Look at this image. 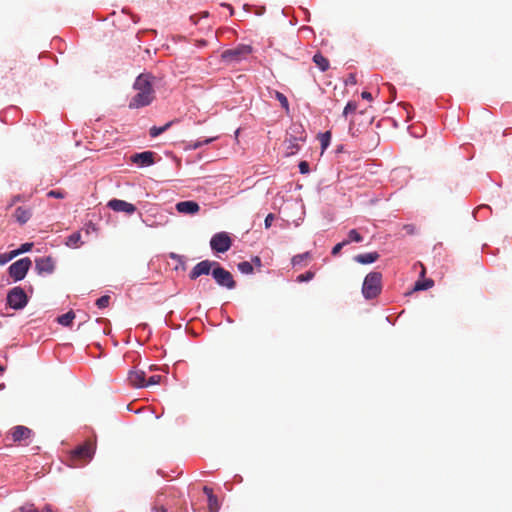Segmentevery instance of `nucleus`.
Masks as SVG:
<instances>
[{"label": "nucleus", "mask_w": 512, "mask_h": 512, "mask_svg": "<svg viewBox=\"0 0 512 512\" xmlns=\"http://www.w3.org/2000/svg\"><path fill=\"white\" fill-rule=\"evenodd\" d=\"M275 97L280 102L281 106L286 111H288L289 110V102H288L287 97L283 93H281L279 91H275Z\"/></svg>", "instance_id": "c85d7f7f"}, {"label": "nucleus", "mask_w": 512, "mask_h": 512, "mask_svg": "<svg viewBox=\"0 0 512 512\" xmlns=\"http://www.w3.org/2000/svg\"><path fill=\"white\" fill-rule=\"evenodd\" d=\"M83 244L80 232H74L66 238L65 245L69 248H78Z\"/></svg>", "instance_id": "6ab92c4d"}, {"label": "nucleus", "mask_w": 512, "mask_h": 512, "mask_svg": "<svg viewBox=\"0 0 512 512\" xmlns=\"http://www.w3.org/2000/svg\"><path fill=\"white\" fill-rule=\"evenodd\" d=\"M33 243H24L18 249L14 250L16 256L28 252L32 249Z\"/></svg>", "instance_id": "f704fd0d"}, {"label": "nucleus", "mask_w": 512, "mask_h": 512, "mask_svg": "<svg viewBox=\"0 0 512 512\" xmlns=\"http://www.w3.org/2000/svg\"><path fill=\"white\" fill-rule=\"evenodd\" d=\"M10 434H11L12 440L14 442H19V441L28 439L32 434V430L26 426L19 425V426L13 427L10 430Z\"/></svg>", "instance_id": "4468645a"}, {"label": "nucleus", "mask_w": 512, "mask_h": 512, "mask_svg": "<svg viewBox=\"0 0 512 512\" xmlns=\"http://www.w3.org/2000/svg\"><path fill=\"white\" fill-rule=\"evenodd\" d=\"M75 318V313L73 311H68L67 313L59 316L57 321L59 324L63 326H70Z\"/></svg>", "instance_id": "412c9836"}, {"label": "nucleus", "mask_w": 512, "mask_h": 512, "mask_svg": "<svg viewBox=\"0 0 512 512\" xmlns=\"http://www.w3.org/2000/svg\"><path fill=\"white\" fill-rule=\"evenodd\" d=\"M214 139H215L214 137H211V138H206L204 140H197L191 144V147L194 149L200 148L203 145L211 143Z\"/></svg>", "instance_id": "c9c22d12"}, {"label": "nucleus", "mask_w": 512, "mask_h": 512, "mask_svg": "<svg viewBox=\"0 0 512 512\" xmlns=\"http://www.w3.org/2000/svg\"><path fill=\"white\" fill-rule=\"evenodd\" d=\"M92 229V230H95V226L90 222L87 229H86V233L88 234L89 233V229Z\"/></svg>", "instance_id": "de8ad7c7"}, {"label": "nucleus", "mask_w": 512, "mask_h": 512, "mask_svg": "<svg viewBox=\"0 0 512 512\" xmlns=\"http://www.w3.org/2000/svg\"><path fill=\"white\" fill-rule=\"evenodd\" d=\"M211 249L217 253H225L232 246V239L227 232H218L210 240Z\"/></svg>", "instance_id": "0eeeda50"}, {"label": "nucleus", "mask_w": 512, "mask_h": 512, "mask_svg": "<svg viewBox=\"0 0 512 512\" xmlns=\"http://www.w3.org/2000/svg\"><path fill=\"white\" fill-rule=\"evenodd\" d=\"M237 267L244 274H250L253 271V265L248 261L240 262Z\"/></svg>", "instance_id": "cd10ccee"}, {"label": "nucleus", "mask_w": 512, "mask_h": 512, "mask_svg": "<svg viewBox=\"0 0 512 512\" xmlns=\"http://www.w3.org/2000/svg\"><path fill=\"white\" fill-rule=\"evenodd\" d=\"M252 263L255 264L256 267L260 268L262 266L261 259L258 256H255L252 259Z\"/></svg>", "instance_id": "c03bdc74"}, {"label": "nucleus", "mask_w": 512, "mask_h": 512, "mask_svg": "<svg viewBox=\"0 0 512 512\" xmlns=\"http://www.w3.org/2000/svg\"><path fill=\"white\" fill-rule=\"evenodd\" d=\"M361 97H362L363 99H366V100H369V101H370V100H372V95H371V93H370V92H368V91H363V92L361 93Z\"/></svg>", "instance_id": "a18cd8bd"}, {"label": "nucleus", "mask_w": 512, "mask_h": 512, "mask_svg": "<svg viewBox=\"0 0 512 512\" xmlns=\"http://www.w3.org/2000/svg\"><path fill=\"white\" fill-rule=\"evenodd\" d=\"M380 255L378 252H370L364 254H358L354 257V260L360 264H371L379 259Z\"/></svg>", "instance_id": "a211bd4d"}, {"label": "nucleus", "mask_w": 512, "mask_h": 512, "mask_svg": "<svg viewBox=\"0 0 512 512\" xmlns=\"http://www.w3.org/2000/svg\"><path fill=\"white\" fill-rule=\"evenodd\" d=\"M313 62L317 65V67L321 70V71H326L328 70L330 64H329V60L324 57L321 53H316L314 56H313Z\"/></svg>", "instance_id": "aec40b11"}, {"label": "nucleus", "mask_w": 512, "mask_h": 512, "mask_svg": "<svg viewBox=\"0 0 512 512\" xmlns=\"http://www.w3.org/2000/svg\"><path fill=\"white\" fill-rule=\"evenodd\" d=\"M129 383L136 388L147 387L146 373L142 370L134 369L128 373Z\"/></svg>", "instance_id": "f8f14e48"}, {"label": "nucleus", "mask_w": 512, "mask_h": 512, "mask_svg": "<svg viewBox=\"0 0 512 512\" xmlns=\"http://www.w3.org/2000/svg\"><path fill=\"white\" fill-rule=\"evenodd\" d=\"M163 495H158L157 498H156V501H155V507H154V510L156 512H168L167 508L164 506V500H163Z\"/></svg>", "instance_id": "7c9ffc66"}, {"label": "nucleus", "mask_w": 512, "mask_h": 512, "mask_svg": "<svg viewBox=\"0 0 512 512\" xmlns=\"http://www.w3.org/2000/svg\"><path fill=\"white\" fill-rule=\"evenodd\" d=\"M315 276V273L312 272V271H307L303 274H300L297 276V282H307V281H310L314 278Z\"/></svg>", "instance_id": "473e14b6"}, {"label": "nucleus", "mask_w": 512, "mask_h": 512, "mask_svg": "<svg viewBox=\"0 0 512 512\" xmlns=\"http://www.w3.org/2000/svg\"><path fill=\"white\" fill-rule=\"evenodd\" d=\"M252 53L250 45H238L235 48L225 50L221 57L228 63H238L246 59Z\"/></svg>", "instance_id": "7ed1b4c3"}, {"label": "nucleus", "mask_w": 512, "mask_h": 512, "mask_svg": "<svg viewBox=\"0 0 512 512\" xmlns=\"http://www.w3.org/2000/svg\"><path fill=\"white\" fill-rule=\"evenodd\" d=\"M363 240V237L360 235V233L356 229H352L348 233V239L345 241L350 242H361Z\"/></svg>", "instance_id": "bb28decb"}, {"label": "nucleus", "mask_w": 512, "mask_h": 512, "mask_svg": "<svg viewBox=\"0 0 512 512\" xmlns=\"http://www.w3.org/2000/svg\"><path fill=\"white\" fill-rule=\"evenodd\" d=\"M7 305L15 310L23 309L28 303V296L23 288L17 286L7 293Z\"/></svg>", "instance_id": "20e7f679"}, {"label": "nucleus", "mask_w": 512, "mask_h": 512, "mask_svg": "<svg viewBox=\"0 0 512 512\" xmlns=\"http://www.w3.org/2000/svg\"><path fill=\"white\" fill-rule=\"evenodd\" d=\"M48 196L54 198H63L64 194L58 190H51L50 192H48Z\"/></svg>", "instance_id": "a19ab883"}, {"label": "nucleus", "mask_w": 512, "mask_h": 512, "mask_svg": "<svg viewBox=\"0 0 512 512\" xmlns=\"http://www.w3.org/2000/svg\"><path fill=\"white\" fill-rule=\"evenodd\" d=\"M3 371H4V369H3V367L0 365V373H1V372H3Z\"/></svg>", "instance_id": "3c124183"}, {"label": "nucleus", "mask_w": 512, "mask_h": 512, "mask_svg": "<svg viewBox=\"0 0 512 512\" xmlns=\"http://www.w3.org/2000/svg\"><path fill=\"white\" fill-rule=\"evenodd\" d=\"M305 137L303 136H300L299 138H295V137H287L284 141V145H285V155L286 156H291V155H294L296 154L299 149H300V146L298 144V140L300 141H304Z\"/></svg>", "instance_id": "2eb2a0df"}, {"label": "nucleus", "mask_w": 512, "mask_h": 512, "mask_svg": "<svg viewBox=\"0 0 512 512\" xmlns=\"http://www.w3.org/2000/svg\"><path fill=\"white\" fill-rule=\"evenodd\" d=\"M31 216V209L23 206L16 208L14 212V217L20 224H25L31 218Z\"/></svg>", "instance_id": "f3484780"}, {"label": "nucleus", "mask_w": 512, "mask_h": 512, "mask_svg": "<svg viewBox=\"0 0 512 512\" xmlns=\"http://www.w3.org/2000/svg\"><path fill=\"white\" fill-rule=\"evenodd\" d=\"M171 125H172V122H168L164 126H161V127L153 126L152 128H150V136L151 137L159 136L160 134L165 132L168 128H170Z\"/></svg>", "instance_id": "b1692460"}, {"label": "nucleus", "mask_w": 512, "mask_h": 512, "mask_svg": "<svg viewBox=\"0 0 512 512\" xmlns=\"http://www.w3.org/2000/svg\"><path fill=\"white\" fill-rule=\"evenodd\" d=\"M319 140H320L322 149L325 150L330 144L331 132L326 131L324 133L319 134Z\"/></svg>", "instance_id": "a878e982"}, {"label": "nucleus", "mask_w": 512, "mask_h": 512, "mask_svg": "<svg viewBox=\"0 0 512 512\" xmlns=\"http://www.w3.org/2000/svg\"><path fill=\"white\" fill-rule=\"evenodd\" d=\"M312 259V255L310 252H305L302 254H298L293 256L291 262L293 266L301 265L303 261H309Z\"/></svg>", "instance_id": "4be33fe9"}, {"label": "nucleus", "mask_w": 512, "mask_h": 512, "mask_svg": "<svg viewBox=\"0 0 512 512\" xmlns=\"http://www.w3.org/2000/svg\"><path fill=\"white\" fill-rule=\"evenodd\" d=\"M421 267H422V270H421L420 275L423 277L425 275L426 270H425V267L423 265H421Z\"/></svg>", "instance_id": "09e8293b"}, {"label": "nucleus", "mask_w": 512, "mask_h": 512, "mask_svg": "<svg viewBox=\"0 0 512 512\" xmlns=\"http://www.w3.org/2000/svg\"><path fill=\"white\" fill-rule=\"evenodd\" d=\"M109 303H110V297L108 295L101 296L96 301V305L100 309L108 307Z\"/></svg>", "instance_id": "2f4dec72"}, {"label": "nucleus", "mask_w": 512, "mask_h": 512, "mask_svg": "<svg viewBox=\"0 0 512 512\" xmlns=\"http://www.w3.org/2000/svg\"><path fill=\"white\" fill-rule=\"evenodd\" d=\"M212 276L218 285L227 289H233L236 286V282L234 281L232 274L221 267L219 263H217L215 268H213Z\"/></svg>", "instance_id": "6e6552de"}, {"label": "nucleus", "mask_w": 512, "mask_h": 512, "mask_svg": "<svg viewBox=\"0 0 512 512\" xmlns=\"http://www.w3.org/2000/svg\"><path fill=\"white\" fill-rule=\"evenodd\" d=\"M162 377L160 375H153L146 379L147 387L154 386L160 383Z\"/></svg>", "instance_id": "e433bc0d"}, {"label": "nucleus", "mask_w": 512, "mask_h": 512, "mask_svg": "<svg viewBox=\"0 0 512 512\" xmlns=\"http://www.w3.org/2000/svg\"><path fill=\"white\" fill-rule=\"evenodd\" d=\"M203 492L207 496V498H209L210 496H214L212 488H210L208 486L203 487Z\"/></svg>", "instance_id": "37998d69"}, {"label": "nucleus", "mask_w": 512, "mask_h": 512, "mask_svg": "<svg viewBox=\"0 0 512 512\" xmlns=\"http://www.w3.org/2000/svg\"><path fill=\"white\" fill-rule=\"evenodd\" d=\"M44 512H52V510L47 507Z\"/></svg>", "instance_id": "8fccbe9b"}, {"label": "nucleus", "mask_w": 512, "mask_h": 512, "mask_svg": "<svg viewBox=\"0 0 512 512\" xmlns=\"http://www.w3.org/2000/svg\"><path fill=\"white\" fill-rule=\"evenodd\" d=\"M155 77L149 73L140 74L135 82L134 89L136 95L130 100L129 108L135 109L149 105L155 98L153 90V81Z\"/></svg>", "instance_id": "f257e3e1"}, {"label": "nucleus", "mask_w": 512, "mask_h": 512, "mask_svg": "<svg viewBox=\"0 0 512 512\" xmlns=\"http://www.w3.org/2000/svg\"><path fill=\"white\" fill-rule=\"evenodd\" d=\"M107 207L115 212H123L127 215H132L136 211V206L134 204L120 199H111L107 203Z\"/></svg>", "instance_id": "9d476101"}, {"label": "nucleus", "mask_w": 512, "mask_h": 512, "mask_svg": "<svg viewBox=\"0 0 512 512\" xmlns=\"http://www.w3.org/2000/svg\"><path fill=\"white\" fill-rule=\"evenodd\" d=\"M32 265V261L29 257H24L12 263L9 268V276L15 281H20L25 278L27 272Z\"/></svg>", "instance_id": "423d86ee"}, {"label": "nucleus", "mask_w": 512, "mask_h": 512, "mask_svg": "<svg viewBox=\"0 0 512 512\" xmlns=\"http://www.w3.org/2000/svg\"><path fill=\"white\" fill-rule=\"evenodd\" d=\"M382 274L380 272H370L366 275L363 286L362 293L366 299H373L377 297L382 288Z\"/></svg>", "instance_id": "f03ea898"}, {"label": "nucleus", "mask_w": 512, "mask_h": 512, "mask_svg": "<svg viewBox=\"0 0 512 512\" xmlns=\"http://www.w3.org/2000/svg\"><path fill=\"white\" fill-rule=\"evenodd\" d=\"M155 153L152 151H145L131 156V161L140 167L150 166L154 163Z\"/></svg>", "instance_id": "ddd939ff"}, {"label": "nucleus", "mask_w": 512, "mask_h": 512, "mask_svg": "<svg viewBox=\"0 0 512 512\" xmlns=\"http://www.w3.org/2000/svg\"><path fill=\"white\" fill-rule=\"evenodd\" d=\"M217 265V262L210 260H203L197 263L189 273V277L192 280L197 279L201 275H208L211 269Z\"/></svg>", "instance_id": "1a4fd4ad"}, {"label": "nucleus", "mask_w": 512, "mask_h": 512, "mask_svg": "<svg viewBox=\"0 0 512 512\" xmlns=\"http://www.w3.org/2000/svg\"><path fill=\"white\" fill-rule=\"evenodd\" d=\"M16 257V253L13 251L0 254V265L3 266Z\"/></svg>", "instance_id": "c756f323"}, {"label": "nucleus", "mask_w": 512, "mask_h": 512, "mask_svg": "<svg viewBox=\"0 0 512 512\" xmlns=\"http://www.w3.org/2000/svg\"><path fill=\"white\" fill-rule=\"evenodd\" d=\"M357 109V103L356 102H348L343 110V116L347 117L349 113L355 112Z\"/></svg>", "instance_id": "72a5a7b5"}, {"label": "nucleus", "mask_w": 512, "mask_h": 512, "mask_svg": "<svg viewBox=\"0 0 512 512\" xmlns=\"http://www.w3.org/2000/svg\"><path fill=\"white\" fill-rule=\"evenodd\" d=\"M95 452V446L92 442L86 441L71 451V461L73 466H77V461L87 462L92 459Z\"/></svg>", "instance_id": "39448f33"}, {"label": "nucleus", "mask_w": 512, "mask_h": 512, "mask_svg": "<svg viewBox=\"0 0 512 512\" xmlns=\"http://www.w3.org/2000/svg\"><path fill=\"white\" fill-rule=\"evenodd\" d=\"M434 281L432 279H424V280H418L415 283L414 290L420 291V290H427L431 287H433Z\"/></svg>", "instance_id": "5701e85b"}, {"label": "nucleus", "mask_w": 512, "mask_h": 512, "mask_svg": "<svg viewBox=\"0 0 512 512\" xmlns=\"http://www.w3.org/2000/svg\"><path fill=\"white\" fill-rule=\"evenodd\" d=\"M403 230L406 232V234L408 235H414L416 234L417 232V228L414 224H405L403 226Z\"/></svg>", "instance_id": "58836bf2"}, {"label": "nucleus", "mask_w": 512, "mask_h": 512, "mask_svg": "<svg viewBox=\"0 0 512 512\" xmlns=\"http://www.w3.org/2000/svg\"><path fill=\"white\" fill-rule=\"evenodd\" d=\"M176 209L179 213L195 214L199 211L200 207L194 201H182L176 204Z\"/></svg>", "instance_id": "dca6fc26"}, {"label": "nucleus", "mask_w": 512, "mask_h": 512, "mask_svg": "<svg viewBox=\"0 0 512 512\" xmlns=\"http://www.w3.org/2000/svg\"><path fill=\"white\" fill-rule=\"evenodd\" d=\"M274 220V215L272 213L268 214L265 218V227L269 228L272 224V221Z\"/></svg>", "instance_id": "79ce46f5"}, {"label": "nucleus", "mask_w": 512, "mask_h": 512, "mask_svg": "<svg viewBox=\"0 0 512 512\" xmlns=\"http://www.w3.org/2000/svg\"><path fill=\"white\" fill-rule=\"evenodd\" d=\"M348 244H349V241H342V242H340V243L336 244V245L333 247V249H332V252H331V253H332V255H334V256L338 255V254L340 253L341 249H342L344 246L348 245Z\"/></svg>", "instance_id": "4c0bfd02"}, {"label": "nucleus", "mask_w": 512, "mask_h": 512, "mask_svg": "<svg viewBox=\"0 0 512 512\" xmlns=\"http://www.w3.org/2000/svg\"><path fill=\"white\" fill-rule=\"evenodd\" d=\"M35 268L39 274H51L55 269V262L50 256L41 257L35 260Z\"/></svg>", "instance_id": "9b49d317"}, {"label": "nucleus", "mask_w": 512, "mask_h": 512, "mask_svg": "<svg viewBox=\"0 0 512 512\" xmlns=\"http://www.w3.org/2000/svg\"><path fill=\"white\" fill-rule=\"evenodd\" d=\"M299 170H300V173H302V174L308 173L309 172V164L306 161H301L299 163Z\"/></svg>", "instance_id": "ea45409f"}, {"label": "nucleus", "mask_w": 512, "mask_h": 512, "mask_svg": "<svg viewBox=\"0 0 512 512\" xmlns=\"http://www.w3.org/2000/svg\"><path fill=\"white\" fill-rule=\"evenodd\" d=\"M21 512H39L36 509L33 508H22Z\"/></svg>", "instance_id": "49530a36"}, {"label": "nucleus", "mask_w": 512, "mask_h": 512, "mask_svg": "<svg viewBox=\"0 0 512 512\" xmlns=\"http://www.w3.org/2000/svg\"><path fill=\"white\" fill-rule=\"evenodd\" d=\"M207 500L209 512H218V510L220 509V505L217 496H210L209 498H207Z\"/></svg>", "instance_id": "393cba45"}]
</instances>
